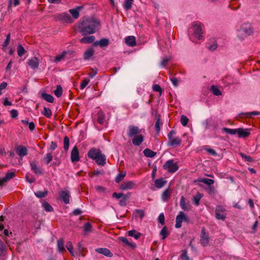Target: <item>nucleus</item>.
Masks as SVG:
<instances>
[{"mask_svg":"<svg viewBox=\"0 0 260 260\" xmlns=\"http://www.w3.org/2000/svg\"><path fill=\"white\" fill-rule=\"evenodd\" d=\"M48 193L47 190H45L44 191H38L35 193L36 196L39 198H42L47 196Z\"/></svg>","mask_w":260,"mask_h":260,"instance_id":"864d4df0","label":"nucleus"},{"mask_svg":"<svg viewBox=\"0 0 260 260\" xmlns=\"http://www.w3.org/2000/svg\"><path fill=\"white\" fill-rule=\"evenodd\" d=\"M153 90L155 91H158L159 94H161L162 92V89L161 87L158 84H154L153 86Z\"/></svg>","mask_w":260,"mask_h":260,"instance_id":"338daca9","label":"nucleus"},{"mask_svg":"<svg viewBox=\"0 0 260 260\" xmlns=\"http://www.w3.org/2000/svg\"><path fill=\"white\" fill-rule=\"evenodd\" d=\"M205 150H206L208 154L211 155L216 156L217 155V152L212 148H205Z\"/></svg>","mask_w":260,"mask_h":260,"instance_id":"69168bd1","label":"nucleus"},{"mask_svg":"<svg viewBox=\"0 0 260 260\" xmlns=\"http://www.w3.org/2000/svg\"><path fill=\"white\" fill-rule=\"evenodd\" d=\"M183 221L188 223L189 220L183 212L180 211L176 218L175 228L177 229L181 228Z\"/></svg>","mask_w":260,"mask_h":260,"instance_id":"20e7f679","label":"nucleus"},{"mask_svg":"<svg viewBox=\"0 0 260 260\" xmlns=\"http://www.w3.org/2000/svg\"><path fill=\"white\" fill-rule=\"evenodd\" d=\"M143 153L146 157H153L156 154L155 152L153 151L149 148H146L143 151Z\"/></svg>","mask_w":260,"mask_h":260,"instance_id":"c756f323","label":"nucleus"},{"mask_svg":"<svg viewBox=\"0 0 260 260\" xmlns=\"http://www.w3.org/2000/svg\"><path fill=\"white\" fill-rule=\"evenodd\" d=\"M201 182L204 183L207 185H208L209 186H211L214 183V181L212 179L205 178L200 180Z\"/></svg>","mask_w":260,"mask_h":260,"instance_id":"49530a36","label":"nucleus"},{"mask_svg":"<svg viewBox=\"0 0 260 260\" xmlns=\"http://www.w3.org/2000/svg\"><path fill=\"white\" fill-rule=\"evenodd\" d=\"M31 170L37 175H42L43 174L42 170L37 165L35 161H31L30 163Z\"/></svg>","mask_w":260,"mask_h":260,"instance_id":"f8f14e48","label":"nucleus"},{"mask_svg":"<svg viewBox=\"0 0 260 260\" xmlns=\"http://www.w3.org/2000/svg\"><path fill=\"white\" fill-rule=\"evenodd\" d=\"M158 221L161 224V225H163L165 224V215L163 213H161L159 214L158 218Z\"/></svg>","mask_w":260,"mask_h":260,"instance_id":"e2e57ef3","label":"nucleus"},{"mask_svg":"<svg viewBox=\"0 0 260 260\" xmlns=\"http://www.w3.org/2000/svg\"><path fill=\"white\" fill-rule=\"evenodd\" d=\"M134 0H125L123 5L124 10L126 11L131 10Z\"/></svg>","mask_w":260,"mask_h":260,"instance_id":"7c9ffc66","label":"nucleus"},{"mask_svg":"<svg viewBox=\"0 0 260 260\" xmlns=\"http://www.w3.org/2000/svg\"><path fill=\"white\" fill-rule=\"evenodd\" d=\"M239 31L243 33L245 36H249L253 33V29L251 24L249 23L243 24L241 26Z\"/></svg>","mask_w":260,"mask_h":260,"instance_id":"423d86ee","label":"nucleus"},{"mask_svg":"<svg viewBox=\"0 0 260 260\" xmlns=\"http://www.w3.org/2000/svg\"><path fill=\"white\" fill-rule=\"evenodd\" d=\"M216 191L215 187L213 186H210L208 188V193L210 195H214L215 194Z\"/></svg>","mask_w":260,"mask_h":260,"instance_id":"0e129e2a","label":"nucleus"},{"mask_svg":"<svg viewBox=\"0 0 260 260\" xmlns=\"http://www.w3.org/2000/svg\"><path fill=\"white\" fill-rule=\"evenodd\" d=\"M57 246L58 250L62 252L64 250V241L63 239H60L58 240Z\"/></svg>","mask_w":260,"mask_h":260,"instance_id":"5fc2aeb1","label":"nucleus"},{"mask_svg":"<svg viewBox=\"0 0 260 260\" xmlns=\"http://www.w3.org/2000/svg\"><path fill=\"white\" fill-rule=\"evenodd\" d=\"M15 176V172H10L6 173L5 176L6 178L9 181L13 178Z\"/></svg>","mask_w":260,"mask_h":260,"instance_id":"052dcab7","label":"nucleus"},{"mask_svg":"<svg viewBox=\"0 0 260 260\" xmlns=\"http://www.w3.org/2000/svg\"><path fill=\"white\" fill-rule=\"evenodd\" d=\"M172 194V189L168 187L166 188L162 193L161 199L164 202H167Z\"/></svg>","mask_w":260,"mask_h":260,"instance_id":"f3484780","label":"nucleus"},{"mask_svg":"<svg viewBox=\"0 0 260 260\" xmlns=\"http://www.w3.org/2000/svg\"><path fill=\"white\" fill-rule=\"evenodd\" d=\"M237 134L239 138H245L250 135V133L249 132L247 129H244L243 128H238Z\"/></svg>","mask_w":260,"mask_h":260,"instance_id":"4be33fe9","label":"nucleus"},{"mask_svg":"<svg viewBox=\"0 0 260 260\" xmlns=\"http://www.w3.org/2000/svg\"><path fill=\"white\" fill-rule=\"evenodd\" d=\"M10 35H11L10 33L7 35L6 39L5 40L4 44H3V47H6L9 45L10 40Z\"/></svg>","mask_w":260,"mask_h":260,"instance_id":"774afa93","label":"nucleus"},{"mask_svg":"<svg viewBox=\"0 0 260 260\" xmlns=\"http://www.w3.org/2000/svg\"><path fill=\"white\" fill-rule=\"evenodd\" d=\"M94 54V49L92 48H88L86 49L83 54V58L84 60H88Z\"/></svg>","mask_w":260,"mask_h":260,"instance_id":"393cba45","label":"nucleus"},{"mask_svg":"<svg viewBox=\"0 0 260 260\" xmlns=\"http://www.w3.org/2000/svg\"><path fill=\"white\" fill-rule=\"evenodd\" d=\"M125 43L128 46H135L136 45L135 37L132 36L126 37L125 39Z\"/></svg>","mask_w":260,"mask_h":260,"instance_id":"5701e85b","label":"nucleus"},{"mask_svg":"<svg viewBox=\"0 0 260 260\" xmlns=\"http://www.w3.org/2000/svg\"><path fill=\"white\" fill-rule=\"evenodd\" d=\"M164 170H167L170 173L176 172L179 169V166L177 162H174L173 159L167 161L163 165Z\"/></svg>","mask_w":260,"mask_h":260,"instance_id":"7ed1b4c3","label":"nucleus"},{"mask_svg":"<svg viewBox=\"0 0 260 260\" xmlns=\"http://www.w3.org/2000/svg\"><path fill=\"white\" fill-rule=\"evenodd\" d=\"M95 37L93 36H86L83 37L80 41L83 44H90L94 42Z\"/></svg>","mask_w":260,"mask_h":260,"instance_id":"b1692460","label":"nucleus"},{"mask_svg":"<svg viewBox=\"0 0 260 260\" xmlns=\"http://www.w3.org/2000/svg\"><path fill=\"white\" fill-rule=\"evenodd\" d=\"M71 158L73 162L79 160V151L76 146H75L72 150Z\"/></svg>","mask_w":260,"mask_h":260,"instance_id":"dca6fc26","label":"nucleus"},{"mask_svg":"<svg viewBox=\"0 0 260 260\" xmlns=\"http://www.w3.org/2000/svg\"><path fill=\"white\" fill-rule=\"evenodd\" d=\"M162 123L160 122V117H158L157 119V120L155 124V129L156 132L157 134H158L160 131V125H161Z\"/></svg>","mask_w":260,"mask_h":260,"instance_id":"37998d69","label":"nucleus"},{"mask_svg":"<svg viewBox=\"0 0 260 260\" xmlns=\"http://www.w3.org/2000/svg\"><path fill=\"white\" fill-rule=\"evenodd\" d=\"M141 129L137 126L131 125L128 127L127 136L129 138L133 137L140 134Z\"/></svg>","mask_w":260,"mask_h":260,"instance_id":"39448f33","label":"nucleus"},{"mask_svg":"<svg viewBox=\"0 0 260 260\" xmlns=\"http://www.w3.org/2000/svg\"><path fill=\"white\" fill-rule=\"evenodd\" d=\"M167 180L161 178L158 179H156L154 183L156 188H162L167 183Z\"/></svg>","mask_w":260,"mask_h":260,"instance_id":"a878e982","label":"nucleus"},{"mask_svg":"<svg viewBox=\"0 0 260 260\" xmlns=\"http://www.w3.org/2000/svg\"><path fill=\"white\" fill-rule=\"evenodd\" d=\"M66 248L69 251L70 253L73 256H76V254H75V252L73 251L74 247L72 244L71 242H68L66 244Z\"/></svg>","mask_w":260,"mask_h":260,"instance_id":"79ce46f5","label":"nucleus"},{"mask_svg":"<svg viewBox=\"0 0 260 260\" xmlns=\"http://www.w3.org/2000/svg\"><path fill=\"white\" fill-rule=\"evenodd\" d=\"M41 98L46 101L50 103H53L54 102L53 96L51 94L46 93H42L41 94Z\"/></svg>","mask_w":260,"mask_h":260,"instance_id":"c85d7f7f","label":"nucleus"},{"mask_svg":"<svg viewBox=\"0 0 260 260\" xmlns=\"http://www.w3.org/2000/svg\"><path fill=\"white\" fill-rule=\"evenodd\" d=\"M180 205L181 208L184 211H188L190 210V209L189 208L190 205H189V202H186L185 199L184 198V197L183 196L181 197Z\"/></svg>","mask_w":260,"mask_h":260,"instance_id":"a211bd4d","label":"nucleus"},{"mask_svg":"<svg viewBox=\"0 0 260 260\" xmlns=\"http://www.w3.org/2000/svg\"><path fill=\"white\" fill-rule=\"evenodd\" d=\"M126 175V172L122 171L119 173L115 178V182L116 183H119L121 181Z\"/></svg>","mask_w":260,"mask_h":260,"instance_id":"f704fd0d","label":"nucleus"},{"mask_svg":"<svg viewBox=\"0 0 260 260\" xmlns=\"http://www.w3.org/2000/svg\"><path fill=\"white\" fill-rule=\"evenodd\" d=\"M203 197V194L198 192L196 196H194L192 199L193 203L196 206H199L200 204V201L201 198Z\"/></svg>","mask_w":260,"mask_h":260,"instance_id":"2f4dec72","label":"nucleus"},{"mask_svg":"<svg viewBox=\"0 0 260 260\" xmlns=\"http://www.w3.org/2000/svg\"><path fill=\"white\" fill-rule=\"evenodd\" d=\"M225 211L224 209H223L222 207L220 206H218L215 209V217L216 219L218 220H224L226 217L225 213H222L221 212H223Z\"/></svg>","mask_w":260,"mask_h":260,"instance_id":"6e6552de","label":"nucleus"},{"mask_svg":"<svg viewBox=\"0 0 260 260\" xmlns=\"http://www.w3.org/2000/svg\"><path fill=\"white\" fill-rule=\"evenodd\" d=\"M81 7H78L76 9H72L69 10L70 13L72 15L73 18L76 19L79 17V10Z\"/></svg>","mask_w":260,"mask_h":260,"instance_id":"bb28decb","label":"nucleus"},{"mask_svg":"<svg viewBox=\"0 0 260 260\" xmlns=\"http://www.w3.org/2000/svg\"><path fill=\"white\" fill-rule=\"evenodd\" d=\"M202 23L195 21L192 23V27L193 30L192 36L190 37V39L192 40V37H194L197 40L202 39L203 36H202L203 32L202 29Z\"/></svg>","mask_w":260,"mask_h":260,"instance_id":"f03ea898","label":"nucleus"},{"mask_svg":"<svg viewBox=\"0 0 260 260\" xmlns=\"http://www.w3.org/2000/svg\"><path fill=\"white\" fill-rule=\"evenodd\" d=\"M135 217H139L140 218H143L145 216L144 210L141 209H136L135 213Z\"/></svg>","mask_w":260,"mask_h":260,"instance_id":"c03bdc74","label":"nucleus"},{"mask_svg":"<svg viewBox=\"0 0 260 260\" xmlns=\"http://www.w3.org/2000/svg\"><path fill=\"white\" fill-rule=\"evenodd\" d=\"M211 91L212 93L215 95L218 96V95H220L221 94V91L215 85L211 86Z\"/></svg>","mask_w":260,"mask_h":260,"instance_id":"4c0bfd02","label":"nucleus"},{"mask_svg":"<svg viewBox=\"0 0 260 260\" xmlns=\"http://www.w3.org/2000/svg\"><path fill=\"white\" fill-rule=\"evenodd\" d=\"M83 230L85 233V235L88 232L92 231V225L89 222H86L85 223L83 226Z\"/></svg>","mask_w":260,"mask_h":260,"instance_id":"09e8293b","label":"nucleus"},{"mask_svg":"<svg viewBox=\"0 0 260 260\" xmlns=\"http://www.w3.org/2000/svg\"><path fill=\"white\" fill-rule=\"evenodd\" d=\"M97 121L99 124H102L104 122L105 118V115L104 113L102 111L100 110L97 113Z\"/></svg>","mask_w":260,"mask_h":260,"instance_id":"cd10ccee","label":"nucleus"},{"mask_svg":"<svg viewBox=\"0 0 260 260\" xmlns=\"http://www.w3.org/2000/svg\"><path fill=\"white\" fill-rule=\"evenodd\" d=\"M169 234V232L168 231L167 227L166 226H164L160 232V235L161 236H162L161 239L162 240L165 239Z\"/></svg>","mask_w":260,"mask_h":260,"instance_id":"c9c22d12","label":"nucleus"},{"mask_svg":"<svg viewBox=\"0 0 260 260\" xmlns=\"http://www.w3.org/2000/svg\"><path fill=\"white\" fill-rule=\"evenodd\" d=\"M15 150L21 158H22L28 154L27 148L22 145L16 146L15 147Z\"/></svg>","mask_w":260,"mask_h":260,"instance_id":"9d476101","label":"nucleus"},{"mask_svg":"<svg viewBox=\"0 0 260 260\" xmlns=\"http://www.w3.org/2000/svg\"><path fill=\"white\" fill-rule=\"evenodd\" d=\"M214 122V120H213L212 118H210L205 120L204 121L203 124L205 125L206 128H208L212 125Z\"/></svg>","mask_w":260,"mask_h":260,"instance_id":"ea45409f","label":"nucleus"},{"mask_svg":"<svg viewBox=\"0 0 260 260\" xmlns=\"http://www.w3.org/2000/svg\"><path fill=\"white\" fill-rule=\"evenodd\" d=\"M27 64L32 69L38 68L39 65V61L37 57H33L28 60Z\"/></svg>","mask_w":260,"mask_h":260,"instance_id":"ddd939ff","label":"nucleus"},{"mask_svg":"<svg viewBox=\"0 0 260 260\" xmlns=\"http://www.w3.org/2000/svg\"><path fill=\"white\" fill-rule=\"evenodd\" d=\"M241 114L245 115L247 117H251L252 116H256V115H260V112H257V111H254V112H252L242 113Z\"/></svg>","mask_w":260,"mask_h":260,"instance_id":"680f3d73","label":"nucleus"},{"mask_svg":"<svg viewBox=\"0 0 260 260\" xmlns=\"http://www.w3.org/2000/svg\"><path fill=\"white\" fill-rule=\"evenodd\" d=\"M180 257L182 260H190L187 255V251L186 249L183 250L182 251V253Z\"/></svg>","mask_w":260,"mask_h":260,"instance_id":"6e6d98bb","label":"nucleus"},{"mask_svg":"<svg viewBox=\"0 0 260 260\" xmlns=\"http://www.w3.org/2000/svg\"><path fill=\"white\" fill-rule=\"evenodd\" d=\"M54 94L57 98H59L62 94V88L60 85H57L56 89L54 91Z\"/></svg>","mask_w":260,"mask_h":260,"instance_id":"58836bf2","label":"nucleus"},{"mask_svg":"<svg viewBox=\"0 0 260 260\" xmlns=\"http://www.w3.org/2000/svg\"><path fill=\"white\" fill-rule=\"evenodd\" d=\"M42 114L47 118H50L52 116V112L49 108L44 107Z\"/></svg>","mask_w":260,"mask_h":260,"instance_id":"a18cd8bd","label":"nucleus"},{"mask_svg":"<svg viewBox=\"0 0 260 260\" xmlns=\"http://www.w3.org/2000/svg\"><path fill=\"white\" fill-rule=\"evenodd\" d=\"M94 160L99 166H104L106 163V157L105 154H102V153L95 159Z\"/></svg>","mask_w":260,"mask_h":260,"instance_id":"6ab92c4d","label":"nucleus"},{"mask_svg":"<svg viewBox=\"0 0 260 260\" xmlns=\"http://www.w3.org/2000/svg\"><path fill=\"white\" fill-rule=\"evenodd\" d=\"M17 51L18 55L20 57L22 56L25 52V50L24 49L23 47L20 44H19L18 45L17 48Z\"/></svg>","mask_w":260,"mask_h":260,"instance_id":"a19ab883","label":"nucleus"},{"mask_svg":"<svg viewBox=\"0 0 260 260\" xmlns=\"http://www.w3.org/2000/svg\"><path fill=\"white\" fill-rule=\"evenodd\" d=\"M222 131L230 135H235L238 133V128L231 129L227 127H223L222 128Z\"/></svg>","mask_w":260,"mask_h":260,"instance_id":"473e14b6","label":"nucleus"},{"mask_svg":"<svg viewBox=\"0 0 260 260\" xmlns=\"http://www.w3.org/2000/svg\"><path fill=\"white\" fill-rule=\"evenodd\" d=\"M182 142L181 139L177 137L175 138H173L172 139L169 140L168 142V146H176L180 145Z\"/></svg>","mask_w":260,"mask_h":260,"instance_id":"412c9836","label":"nucleus"},{"mask_svg":"<svg viewBox=\"0 0 260 260\" xmlns=\"http://www.w3.org/2000/svg\"><path fill=\"white\" fill-rule=\"evenodd\" d=\"M189 119L187 117L184 115H182L180 118V122L183 126L187 125Z\"/></svg>","mask_w":260,"mask_h":260,"instance_id":"3c124183","label":"nucleus"},{"mask_svg":"<svg viewBox=\"0 0 260 260\" xmlns=\"http://www.w3.org/2000/svg\"><path fill=\"white\" fill-rule=\"evenodd\" d=\"M77 31L83 36L95 33L101 28L99 20L93 17H84L76 24Z\"/></svg>","mask_w":260,"mask_h":260,"instance_id":"f257e3e1","label":"nucleus"},{"mask_svg":"<svg viewBox=\"0 0 260 260\" xmlns=\"http://www.w3.org/2000/svg\"><path fill=\"white\" fill-rule=\"evenodd\" d=\"M52 155L48 153L46 154V156L44 158V160L46 164H48L52 159Z\"/></svg>","mask_w":260,"mask_h":260,"instance_id":"bf43d9fd","label":"nucleus"},{"mask_svg":"<svg viewBox=\"0 0 260 260\" xmlns=\"http://www.w3.org/2000/svg\"><path fill=\"white\" fill-rule=\"evenodd\" d=\"M89 79L85 78L80 83V88L83 89L89 83Z\"/></svg>","mask_w":260,"mask_h":260,"instance_id":"13d9d810","label":"nucleus"},{"mask_svg":"<svg viewBox=\"0 0 260 260\" xmlns=\"http://www.w3.org/2000/svg\"><path fill=\"white\" fill-rule=\"evenodd\" d=\"M201 239V243L203 246H206L208 245L209 242V238L208 235L205 232V229L204 228H203L201 230V233L200 236Z\"/></svg>","mask_w":260,"mask_h":260,"instance_id":"1a4fd4ad","label":"nucleus"},{"mask_svg":"<svg viewBox=\"0 0 260 260\" xmlns=\"http://www.w3.org/2000/svg\"><path fill=\"white\" fill-rule=\"evenodd\" d=\"M133 137L132 143L135 146H140L144 140V136L140 134Z\"/></svg>","mask_w":260,"mask_h":260,"instance_id":"2eb2a0df","label":"nucleus"},{"mask_svg":"<svg viewBox=\"0 0 260 260\" xmlns=\"http://www.w3.org/2000/svg\"><path fill=\"white\" fill-rule=\"evenodd\" d=\"M170 57H164L162 60L160 62V66L163 67V68H165L166 67V66H167V64L168 63L169 61H170Z\"/></svg>","mask_w":260,"mask_h":260,"instance_id":"4d7b16f0","label":"nucleus"},{"mask_svg":"<svg viewBox=\"0 0 260 260\" xmlns=\"http://www.w3.org/2000/svg\"><path fill=\"white\" fill-rule=\"evenodd\" d=\"M42 206L44 210L47 212H51L53 211L52 206L47 202H44L42 203Z\"/></svg>","mask_w":260,"mask_h":260,"instance_id":"de8ad7c7","label":"nucleus"},{"mask_svg":"<svg viewBox=\"0 0 260 260\" xmlns=\"http://www.w3.org/2000/svg\"><path fill=\"white\" fill-rule=\"evenodd\" d=\"M77 246V248L76 249V251L75 252V254H76V256H77L78 254H81L83 251H84L86 249L81 243H79L78 245H76Z\"/></svg>","mask_w":260,"mask_h":260,"instance_id":"e433bc0d","label":"nucleus"},{"mask_svg":"<svg viewBox=\"0 0 260 260\" xmlns=\"http://www.w3.org/2000/svg\"><path fill=\"white\" fill-rule=\"evenodd\" d=\"M54 18L56 21L63 22L65 20V14H57L54 15Z\"/></svg>","mask_w":260,"mask_h":260,"instance_id":"8fccbe9b","label":"nucleus"},{"mask_svg":"<svg viewBox=\"0 0 260 260\" xmlns=\"http://www.w3.org/2000/svg\"><path fill=\"white\" fill-rule=\"evenodd\" d=\"M135 186V184L132 181L123 182L120 185L119 188L121 190H127L132 189Z\"/></svg>","mask_w":260,"mask_h":260,"instance_id":"4468645a","label":"nucleus"},{"mask_svg":"<svg viewBox=\"0 0 260 260\" xmlns=\"http://www.w3.org/2000/svg\"><path fill=\"white\" fill-rule=\"evenodd\" d=\"M95 251L99 253L102 254L108 257H112L113 256V254L110 250L106 248H99L96 249Z\"/></svg>","mask_w":260,"mask_h":260,"instance_id":"aec40b11","label":"nucleus"},{"mask_svg":"<svg viewBox=\"0 0 260 260\" xmlns=\"http://www.w3.org/2000/svg\"><path fill=\"white\" fill-rule=\"evenodd\" d=\"M110 44V41L107 38H103L100 41H96L92 44L93 47L99 46L101 48L107 47Z\"/></svg>","mask_w":260,"mask_h":260,"instance_id":"9b49d317","label":"nucleus"},{"mask_svg":"<svg viewBox=\"0 0 260 260\" xmlns=\"http://www.w3.org/2000/svg\"><path fill=\"white\" fill-rule=\"evenodd\" d=\"M128 234L129 236L134 237L136 239H139L141 236V233L137 232L135 230L129 231Z\"/></svg>","mask_w":260,"mask_h":260,"instance_id":"72a5a7b5","label":"nucleus"},{"mask_svg":"<svg viewBox=\"0 0 260 260\" xmlns=\"http://www.w3.org/2000/svg\"><path fill=\"white\" fill-rule=\"evenodd\" d=\"M102 153L101 150L96 148H91L87 153V156L92 159H95Z\"/></svg>","mask_w":260,"mask_h":260,"instance_id":"0eeeda50","label":"nucleus"},{"mask_svg":"<svg viewBox=\"0 0 260 260\" xmlns=\"http://www.w3.org/2000/svg\"><path fill=\"white\" fill-rule=\"evenodd\" d=\"M239 154L241 156L242 159H244L245 161H247L250 162L254 161V159L251 157H250V156H247L242 152L240 153Z\"/></svg>","mask_w":260,"mask_h":260,"instance_id":"603ef678","label":"nucleus"}]
</instances>
